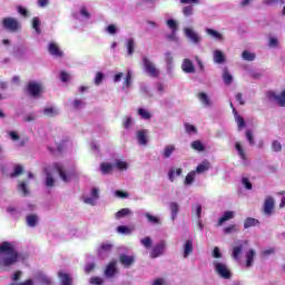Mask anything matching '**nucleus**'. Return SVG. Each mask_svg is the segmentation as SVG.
Returning <instances> with one entry per match:
<instances>
[{
    "instance_id": "1",
    "label": "nucleus",
    "mask_w": 285,
    "mask_h": 285,
    "mask_svg": "<svg viewBox=\"0 0 285 285\" xmlns=\"http://www.w3.org/2000/svg\"><path fill=\"white\" fill-rule=\"evenodd\" d=\"M23 256L17 249V245L12 242L0 243V268H11L18 262H21Z\"/></svg>"
},
{
    "instance_id": "2",
    "label": "nucleus",
    "mask_w": 285,
    "mask_h": 285,
    "mask_svg": "<svg viewBox=\"0 0 285 285\" xmlns=\"http://www.w3.org/2000/svg\"><path fill=\"white\" fill-rule=\"evenodd\" d=\"M50 170L51 169L48 168L46 169V186L48 188H52V186H55V178L52 177ZM52 170H56V173H58L61 181H63L65 184L72 181V177H75V170L66 164L56 163L52 166Z\"/></svg>"
},
{
    "instance_id": "3",
    "label": "nucleus",
    "mask_w": 285,
    "mask_h": 285,
    "mask_svg": "<svg viewBox=\"0 0 285 285\" xmlns=\"http://www.w3.org/2000/svg\"><path fill=\"white\" fill-rule=\"evenodd\" d=\"M1 26L7 32H19L21 30V22H19V19L12 17L3 18Z\"/></svg>"
},
{
    "instance_id": "4",
    "label": "nucleus",
    "mask_w": 285,
    "mask_h": 285,
    "mask_svg": "<svg viewBox=\"0 0 285 285\" xmlns=\"http://www.w3.org/2000/svg\"><path fill=\"white\" fill-rule=\"evenodd\" d=\"M166 248H168V243L166 240L156 243L149 252L151 259H157V257L166 255Z\"/></svg>"
},
{
    "instance_id": "5",
    "label": "nucleus",
    "mask_w": 285,
    "mask_h": 285,
    "mask_svg": "<svg viewBox=\"0 0 285 285\" xmlns=\"http://www.w3.org/2000/svg\"><path fill=\"white\" fill-rule=\"evenodd\" d=\"M214 268L217 275L223 277V279H230V269L224 261H214Z\"/></svg>"
},
{
    "instance_id": "6",
    "label": "nucleus",
    "mask_w": 285,
    "mask_h": 285,
    "mask_svg": "<svg viewBox=\"0 0 285 285\" xmlns=\"http://www.w3.org/2000/svg\"><path fill=\"white\" fill-rule=\"evenodd\" d=\"M142 66L144 71L149 77H159V69H157V66H155V62L150 60L148 57H142Z\"/></svg>"
},
{
    "instance_id": "7",
    "label": "nucleus",
    "mask_w": 285,
    "mask_h": 285,
    "mask_svg": "<svg viewBox=\"0 0 285 285\" xmlns=\"http://www.w3.org/2000/svg\"><path fill=\"white\" fill-rule=\"evenodd\" d=\"M269 101H274L281 108H285V90L281 92L269 91L268 92Z\"/></svg>"
},
{
    "instance_id": "8",
    "label": "nucleus",
    "mask_w": 285,
    "mask_h": 285,
    "mask_svg": "<svg viewBox=\"0 0 285 285\" xmlns=\"http://www.w3.org/2000/svg\"><path fill=\"white\" fill-rule=\"evenodd\" d=\"M244 246H248V240H236L232 248V257L235 262H239V255L244 250Z\"/></svg>"
},
{
    "instance_id": "9",
    "label": "nucleus",
    "mask_w": 285,
    "mask_h": 285,
    "mask_svg": "<svg viewBox=\"0 0 285 285\" xmlns=\"http://www.w3.org/2000/svg\"><path fill=\"white\" fill-rule=\"evenodd\" d=\"M235 150L242 160L243 166H248V154L246 153V147L240 141L235 142Z\"/></svg>"
},
{
    "instance_id": "10",
    "label": "nucleus",
    "mask_w": 285,
    "mask_h": 285,
    "mask_svg": "<svg viewBox=\"0 0 285 285\" xmlns=\"http://www.w3.org/2000/svg\"><path fill=\"white\" fill-rule=\"evenodd\" d=\"M273 210H275V198H273V196H267L264 200L263 213L266 217H271Z\"/></svg>"
},
{
    "instance_id": "11",
    "label": "nucleus",
    "mask_w": 285,
    "mask_h": 285,
    "mask_svg": "<svg viewBox=\"0 0 285 285\" xmlns=\"http://www.w3.org/2000/svg\"><path fill=\"white\" fill-rule=\"evenodd\" d=\"M43 91V85L41 82L31 81L28 83V92L31 97H39Z\"/></svg>"
},
{
    "instance_id": "12",
    "label": "nucleus",
    "mask_w": 285,
    "mask_h": 285,
    "mask_svg": "<svg viewBox=\"0 0 285 285\" xmlns=\"http://www.w3.org/2000/svg\"><path fill=\"white\" fill-rule=\"evenodd\" d=\"M33 279L38 285H52V278L43 272L36 273Z\"/></svg>"
},
{
    "instance_id": "13",
    "label": "nucleus",
    "mask_w": 285,
    "mask_h": 285,
    "mask_svg": "<svg viewBox=\"0 0 285 285\" xmlns=\"http://www.w3.org/2000/svg\"><path fill=\"white\" fill-rule=\"evenodd\" d=\"M165 63H166L167 73L173 75V70H175V57L173 56V52L170 51L165 52Z\"/></svg>"
},
{
    "instance_id": "14",
    "label": "nucleus",
    "mask_w": 285,
    "mask_h": 285,
    "mask_svg": "<svg viewBox=\"0 0 285 285\" xmlns=\"http://www.w3.org/2000/svg\"><path fill=\"white\" fill-rule=\"evenodd\" d=\"M181 70L186 75H193L195 73V62L193 60L185 58L181 62Z\"/></svg>"
},
{
    "instance_id": "15",
    "label": "nucleus",
    "mask_w": 285,
    "mask_h": 285,
    "mask_svg": "<svg viewBox=\"0 0 285 285\" xmlns=\"http://www.w3.org/2000/svg\"><path fill=\"white\" fill-rule=\"evenodd\" d=\"M98 199H99V188H92L91 196L83 197L85 204H88L89 206H95Z\"/></svg>"
},
{
    "instance_id": "16",
    "label": "nucleus",
    "mask_w": 285,
    "mask_h": 285,
    "mask_svg": "<svg viewBox=\"0 0 285 285\" xmlns=\"http://www.w3.org/2000/svg\"><path fill=\"white\" fill-rule=\"evenodd\" d=\"M185 35L187 37V39H189V41H191V43H199V41H202V38L199 37V33L196 32L195 30H193V28H185Z\"/></svg>"
},
{
    "instance_id": "17",
    "label": "nucleus",
    "mask_w": 285,
    "mask_h": 285,
    "mask_svg": "<svg viewBox=\"0 0 285 285\" xmlns=\"http://www.w3.org/2000/svg\"><path fill=\"white\" fill-rule=\"evenodd\" d=\"M195 249L193 240L191 239H187L185 240L184 245H183V256L184 258H188L190 257V255H193V250Z\"/></svg>"
},
{
    "instance_id": "18",
    "label": "nucleus",
    "mask_w": 285,
    "mask_h": 285,
    "mask_svg": "<svg viewBox=\"0 0 285 285\" xmlns=\"http://www.w3.org/2000/svg\"><path fill=\"white\" fill-rule=\"evenodd\" d=\"M48 52L52 57H57V58L63 57V51H61V49L59 48V45H57V42H50L48 45Z\"/></svg>"
},
{
    "instance_id": "19",
    "label": "nucleus",
    "mask_w": 285,
    "mask_h": 285,
    "mask_svg": "<svg viewBox=\"0 0 285 285\" xmlns=\"http://www.w3.org/2000/svg\"><path fill=\"white\" fill-rule=\"evenodd\" d=\"M117 275V261L110 262L105 269V277H115Z\"/></svg>"
},
{
    "instance_id": "20",
    "label": "nucleus",
    "mask_w": 285,
    "mask_h": 285,
    "mask_svg": "<svg viewBox=\"0 0 285 285\" xmlns=\"http://www.w3.org/2000/svg\"><path fill=\"white\" fill-rule=\"evenodd\" d=\"M183 173H184V169L171 167L167 174V177H168L169 181L173 183L177 179V177H181Z\"/></svg>"
},
{
    "instance_id": "21",
    "label": "nucleus",
    "mask_w": 285,
    "mask_h": 285,
    "mask_svg": "<svg viewBox=\"0 0 285 285\" xmlns=\"http://www.w3.org/2000/svg\"><path fill=\"white\" fill-rule=\"evenodd\" d=\"M26 224L29 228H36L37 224H39V215L37 214H29L26 217Z\"/></svg>"
},
{
    "instance_id": "22",
    "label": "nucleus",
    "mask_w": 285,
    "mask_h": 285,
    "mask_svg": "<svg viewBox=\"0 0 285 285\" xmlns=\"http://www.w3.org/2000/svg\"><path fill=\"white\" fill-rule=\"evenodd\" d=\"M205 32L208 35V37H212V39H215L216 41H224V33L215 29L207 28L205 29Z\"/></svg>"
},
{
    "instance_id": "23",
    "label": "nucleus",
    "mask_w": 285,
    "mask_h": 285,
    "mask_svg": "<svg viewBox=\"0 0 285 285\" xmlns=\"http://www.w3.org/2000/svg\"><path fill=\"white\" fill-rule=\"evenodd\" d=\"M137 141L140 146H146L148 144V130L142 129L137 131Z\"/></svg>"
},
{
    "instance_id": "24",
    "label": "nucleus",
    "mask_w": 285,
    "mask_h": 285,
    "mask_svg": "<svg viewBox=\"0 0 285 285\" xmlns=\"http://www.w3.org/2000/svg\"><path fill=\"white\" fill-rule=\"evenodd\" d=\"M235 218V212L227 210L224 213L223 217L218 219L217 226H224L226 222H230V219Z\"/></svg>"
},
{
    "instance_id": "25",
    "label": "nucleus",
    "mask_w": 285,
    "mask_h": 285,
    "mask_svg": "<svg viewBox=\"0 0 285 285\" xmlns=\"http://www.w3.org/2000/svg\"><path fill=\"white\" fill-rule=\"evenodd\" d=\"M246 267L250 268V266H253V264H255V257H257V253L255 252V249H249L246 255Z\"/></svg>"
},
{
    "instance_id": "26",
    "label": "nucleus",
    "mask_w": 285,
    "mask_h": 285,
    "mask_svg": "<svg viewBox=\"0 0 285 285\" xmlns=\"http://www.w3.org/2000/svg\"><path fill=\"white\" fill-rule=\"evenodd\" d=\"M230 108L233 109L235 121L238 124V130H242V128L246 127V122L242 116L237 115V109H235V105H233V102H230Z\"/></svg>"
},
{
    "instance_id": "27",
    "label": "nucleus",
    "mask_w": 285,
    "mask_h": 285,
    "mask_svg": "<svg viewBox=\"0 0 285 285\" xmlns=\"http://www.w3.org/2000/svg\"><path fill=\"white\" fill-rule=\"evenodd\" d=\"M110 250H112V244L110 243H104L99 250H98V254L100 257H108V253H110Z\"/></svg>"
},
{
    "instance_id": "28",
    "label": "nucleus",
    "mask_w": 285,
    "mask_h": 285,
    "mask_svg": "<svg viewBox=\"0 0 285 285\" xmlns=\"http://www.w3.org/2000/svg\"><path fill=\"white\" fill-rule=\"evenodd\" d=\"M115 170V164L102 163L100 164V171L102 175H111Z\"/></svg>"
},
{
    "instance_id": "29",
    "label": "nucleus",
    "mask_w": 285,
    "mask_h": 285,
    "mask_svg": "<svg viewBox=\"0 0 285 285\" xmlns=\"http://www.w3.org/2000/svg\"><path fill=\"white\" fill-rule=\"evenodd\" d=\"M145 217L148 224H153L154 226H161V218H159V216H155L150 213H145Z\"/></svg>"
},
{
    "instance_id": "30",
    "label": "nucleus",
    "mask_w": 285,
    "mask_h": 285,
    "mask_svg": "<svg viewBox=\"0 0 285 285\" xmlns=\"http://www.w3.org/2000/svg\"><path fill=\"white\" fill-rule=\"evenodd\" d=\"M58 276L60 278L61 285H72V278L70 277V274L66 272H59Z\"/></svg>"
},
{
    "instance_id": "31",
    "label": "nucleus",
    "mask_w": 285,
    "mask_h": 285,
    "mask_svg": "<svg viewBox=\"0 0 285 285\" xmlns=\"http://www.w3.org/2000/svg\"><path fill=\"white\" fill-rule=\"evenodd\" d=\"M175 150H177V147L175 145L165 146V148L163 150L164 159H170V157H173V153H175Z\"/></svg>"
},
{
    "instance_id": "32",
    "label": "nucleus",
    "mask_w": 285,
    "mask_h": 285,
    "mask_svg": "<svg viewBox=\"0 0 285 285\" xmlns=\"http://www.w3.org/2000/svg\"><path fill=\"white\" fill-rule=\"evenodd\" d=\"M213 57L214 63H224V61H226V56H224V52L219 49L214 50Z\"/></svg>"
},
{
    "instance_id": "33",
    "label": "nucleus",
    "mask_w": 285,
    "mask_h": 285,
    "mask_svg": "<svg viewBox=\"0 0 285 285\" xmlns=\"http://www.w3.org/2000/svg\"><path fill=\"white\" fill-rule=\"evenodd\" d=\"M169 209L171 213V220L175 222V219H177V215H179V204L176 202L169 203Z\"/></svg>"
},
{
    "instance_id": "34",
    "label": "nucleus",
    "mask_w": 285,
    "mask_h": 285,
    "mask_svg": "<svg viewBox=\"0 0 285 285\" xmlns=\"http://www.w3.org/2000/svg\"><path fill=\"white\" fill-rule=\"evenodd\" d=\"M120 264H122V266H127V267L135 264V256H128L126 254H122L120 256Z\"/></svg>"
},
{
    "instance_id": "35",
    "label": "nucleus",
    "mask_w": 285,
    "mask_h": 285,
    "mask_svg": "<svg viewBox=\"0 0 285 285\" xmlns=\"http://www.w3.org/2000/svg\"><path fill=\"white\" fill-rule=\"evenodd\" d=\"M208 170H210V161H208V160L200 163L196 168V173H198L199 175H202L203 173H206Z\"/></svg>"
},
{
    "instance_id": "36",
    "label": "nucleus",
    "mask_w": 285,
    "mask_h": 285,
    "mask_svg": "<svg viewBox=\"0 0 285 285\" xmlns=\"http://www.w3.org/2000/svg\"><path fill=\"white\" fill-rule=\"evenodd\" d=\"M167 26L169 29H171V35L169 36V39H175V32H177V21L173 20V19H169L167 20Z\"/></svg>"
},
{
    "instance_id": "37",
    "label": "nucleus",
    "mask_w": 285,
    "mask_h": 285,
    "mask_svg": "<svg viewBox=\"0 0 285 285\" xmlns=\"http://www.w3.org/2000/svg\"><path fill=\"white\" fill-rule=\"evenodd\" d=\"M198 99L203 104V106H205L206 108H208V106H213L210 98L208 97V95L204 92L198 94Z\"/></svg>"
},
{
    "instance_id": "38",
    "label": "nucleus",
    "mask_w": 285,
    "mask_h": 285,
    "mask_svg": "<svg viewBox=\"0 0 285 285\" xmlns=\"http://www.w3.org/2000/svg\"><path fill=\"white\" fill-rule=\"evenodd\" d=\"M126 48H127V55H129V57H132L135 52V39L132 38L127 39Z\"/></svg>"
},
{
    "instance_id": "39",
    "label": "nucleus",
    "mask_w": 285,
    "mask_h": 285,
    "mask_svg": "<svg viewBox=\"0 0 285 285\" xmlns=\"http://www.w3.org/2000/svg\"><path fill=\"white\" fill-rule=\"evenodd\" d=\"M31 26H32L36 35H41V29L39 28L41 26V19H39V17L32 18Z\"/></svg>"
},
{
    "instance_id": "40",
    "label": "nucleus",
    "mask_w": 285,
    "mask_h": 285,
    "mask_svg": "<svg viewBox=\"0 0 285 285\" xmlns=\"http://www.w3.org/2000/svg\"><path fill=\"white\" fill-rule=\"evenodd\" d=\"M255 226H259V222L253 217H248L244 222V228H253Z\"/></svg>"
},
{
    "instance_id": "41",
    "label": "nucleus",
    "mask_w": 285,
    "mask_h": 285,
    "mask_svg": "<svg viewBox=\"0 0 285 285\" xmlns=\"http://www.w3.org/2000/svg\"><path fill=\"white\" fill-rule=\"evenodd\" d=\"M114 168H117L118 170H128V164L126 163V160L116 159Z\"/></svg>"
},
{
    "instance_id": "42",
    "label": "nucleus",
    "mask_w": 285,
    "mask_h": 285,
    "mask_svg": "<svg viewBox=\"0 0 285 285\" xmlns=\"http://www.w3.org/2000/svg\"><path fill=\"white\" fill-rule=\"evenodd\" d=\"M43 115H46V117H57V115H59V110L55 107H46L43 109Z\"/></svg>"
},
{
    "instance_id": "43",
    "label": "nucleus",
    "mask_w": 285,
    "mask_h": 285,
    "mask_svg": "<svg viewBox=\"0 0 285 285\" xmlns=\"http://www.w3.org/2000/svg\"><path fill=\"white\" fill-rule=\"evenodd\" d=\"M140 244L144 246V248L149 250V248H153V238L150 236H146L140 239Z\"/></svg>"
},
{
    "instance_id": "44",
    "label": "nucleus",
    "mask_w": 285,
    "mask_h": 285,
    "mask_svg": "<svg viewBox=\"0 0 285 285\" xmlns=\"http://www.w3.org/2000/svg\"><path fill=\"white\" fill-rule=\"evenodd\" d=\"M71 106L75 110H81L82 108H86V101H83L82 99H75L71 102Z\"/></svg>"
},
{
    "instance_id": "45",
    "label": "nucleus",
    "mask_w": 285,
    "mask_h": 285,
    "mask_svg": "<svg viewBox=\"0 0 285 285\" xmlns=\"http://www.w3.org/2000/svg\"><path fill=\"white\" fill-rule=\"evenodd\" d=\"M223 81L226 86H230L233 83V75H230L228 69H225L223 72Z\"/></svg>"
},
{
    "instance_id": "46",
    "label": "nucleus",
    "mask_w": 285,
    "mask_h": 285,
    "mask_svg": "<svg viewBox=\"0 0 285 285\" xmlns=\"http://www.w3.org/2000/svg\"><path fill=\"white\" fill-rule=\"evenodd\" d=\"M195 176H196L195 171H189L185 177V186H193L195 181Z\"/></svg>"
},
{
    "instance_id": "47",
    "label": "nucleus",
    "mask_w": 285,
    "mask_h": 285,
    "mask_svg": "<svg viewBox=\"0 0 285 285\" xmlns=\"http://www.w3.org/2000/svg\"><path fill=\"white\" fill-rule=\"evenodd\" d=\"M255 53L248 50H245L242 53V59H244V61H255Z\"/></svg>"
},
{
    "instance_id": "48",
    "label": "nucleus",
    "mask_w": 285,
    "mask_h": 285,
    "mask_svg": "<svg viewBox=\"0 0 285 285\" xmlns=\"http://www.w3.org/2000/svg\"><path fill=\"white\" fill-rule=\"evenodd\" d=\"M138 115L139 117H141V119H145V120L151 119L153 117L150 111H148V109H145V108L138 109Z\"/></svg>"
},
{
    "instance_id": "49",
    "label": "nucleus",
    "mask_w": 285,
    "mask_h": 285,
    "mask_svg": "<svg viewBox=\"0 0 285 285\" xmlns=\"http://www.w3.org/2000/svg\"><path fill=\"white\" fill-rule=\"evenodd\" d=\"M18 189L21 194L26 196L30 195V190L28 189V183L22 181L18 185Z\"/></svg>"
},
{
    "instance_id": "50",
    "label": "nucleus",
    "mask_w": 285,
    "mask_h": 285,
    "mask_svg": "<svg viewBox=\"0 0 285 285\" xmlns=\"http://www.w3.org/2000/svg\"><path fill=\"white\" fill-rule=\"evenodd\" d=\"M191 148H193V150H197L198 153H204V150H205L204 144H202V141H199V140L193 141Z\"/></svg>"
},
{
    "instance_id": "51",
    "label": "nucleus",
    "mask_w": 285,
    "mask_h": 285,
    "mask_svg": "<svg viewBox=\"0 0 285 285\" xmlns=\"http://www.w3.org/2000/svg\"><path fill=\"white\" fill-rule=\"evenodd\" d=\"M105 32H107L108 35H117V32H119V28L117 27V24H109L108 27H106Z\"/></svg>"
},
{
    "instance_id": "52",
    "label": "nucleus",
    "mask_w": 285,
    "mask_h": 285,
    "mask_svg": "<svg viewBox=\"0 0 285 285\" xmlns=\"http://www.w3.org/2000/svg\"><path fill=\"white\" fill-rule=\"evenodd\" d=\"M130 215V209L129 208H122L119 212L116 213V219H121V217H126Z\"/></svg>"
},
{
    "instance_id": "53",
    "label": "nucleus",
    "mask_w": 285,
    "mask_h": 285,
    "mask_svg": "<svg viewBox=\"0 0 285 285\" xmlns=\"http://www.w3.org/2000/svg\"><path fill=\"white\" fill-rule=\"evenodd\" d=\"M117 233H119L120 235H130V233H132V229L126 226H118Z\"/></svg>"
},
{
    "instance_id": "54",
    "label": "nucleus",
    "mask_w": 285,
    "mask_h": 285,
    "mask_svg": "<svg viewBox=\"0 0 285 285\" xmlns=\"http://www.w3.org/2000/svg\"><path fill=\"white\" fill-rule=\"evenodd\" d=\"M132 117H125L124 119V128H126V130H130V128H132Z\"/></svg>"
},
{
    "instance_id": "55",
    "label": "nucleus",
    "mask_w": 285,
    "mask_h": 285,
    "mask_svg": "<svg viewBox=\"0 0 285 285\" xmlns=\"http://www.w3.org/2000/svg\"><path fill=\"white\" fill-rule=\"evenodd\" d=\"M245 136L249 146H255V138L253 137V131L250 129L246 131Z\"/></svg>"
},
{
    "instance_id": "56",
    "label": "nucleus",
    "mask_w": 285,
    "mask_h": 285,
    "mask_svg": "<svg viewBox=\"0 0 285 285\" xmlns=\"http://www.w3.org/2000/svg\"><path fill=\"white\" fill-rule=\"evenodd\" d=\"M275 247H271V248H266V249H263L262 252H261V255L263 256V257H268V256H271V255H275Z\"/></svg>"
},
{
    "instance_id": "57",
    "label": "nucleus",
    "mask_w": 285,
    "mask_h": 285,
    "mask_svg": "<svg viewBox=\"0 0 285 285\" xmlns=\"http://www.w3.org/2000/svg\"><path fill=\"white\" fill-rule=\"evenodd\" d=\"M272 150L274 153H281V150H282V142H279V140H274L272 142Z\"/></svg>"
},
{
    "instance_id": "58",
    "label": "nucleus",
    "mask_w": 285,
    "mask_h": 285,
    "mask_svg": "<svg viewBox=\"0 0 285 285\" xmlns=\"http://www.w3.org/2000/svg\"><path fill=\"white\" fill-rule=\"evenodd\" d=\"M79 14H80V17H82L83 19H90V12L88 11V8H86V7H81V8H80Z\"/></svg>"
},
{
    "instance_id": "59",
    "label": "nucleus",
    "mask_w": 285,
    "mask_h": 285,
    "mask_svg": "<svg viewBox=\"0 0 285 285\" xmlns=\"http://www.w3.org/2000/svg\"><path fill=\"white\" fill-rule=\"evenodd\" d=\"M21 173H23V166L17 165L14 167L13 173L11 174V177H19V175H21Z\"/></svg>"
},
{
    "instance_id": "60",
    "label": "nucleus",
    "mask_w": 285,
    "mask_h": 285,
    "mask_svg": "<svg viewBox=\"0 0 285 285\" xmlns=\"http://www.w3.org/2000/svg\"><path fill=\"white\" fill-rule=\"evenodd\" d=\"M193 213H195L197 219H202V205L193 206Z\"/></svg>"
},
{
    "instance_id": "61",
    "label": "nucleus",
    "mask_w": 285,
    "mask_h": 285,
    "mask_svg": "<svg viewBox=\"0 0 285 285\" xmlns=\"http://www.w3.org/2000/svg\"><path fill=\"white\" fill-rule=\"evenodd\" d=\"M268 46L269 48H277V46H279V40H277L275 37H271L268 40Z\"/></svg>"
},
{
    "instance_id": "62",
    "label": "nucleus",
    "mask_w": 285,
    "mask_h": 285,
    "mask_svg": "<svg viewBox=\"0 0 285 285\" xmlns=\"http://www.w3.org/2000/svg\"><path fill=\"white\" fill-rule=\"evenodd\" d=\"M193 12H194L193 6H187V7H184L183 9V14H185V17H191Z\"/></svg>"
},
{
    "instance_id": "63",
    "label": "nucleus",
    "mask_w": 285,
    "mask_h": 285,
    "mask_svg": "<svg viewBox=\"0 0 285 285\" xmlns=\"http://www.w3.org/2000/svg\"><path fill=\"white\" fill-rule=\"evenodd\" d=\"M104 81V73L97 72L95 77V83L96 86H100V83Z\"/></svg>"
},
{
    "instance_id": "64",
    "label": "nucleus",
    "mask_w": 285,
    "mask_h": 285,
    "mask_svg": "<svg viewBox=\"0 0 285 285\" xmlns=\"http://www.w3.org/2000/svg\"><path fill=\"white\" fill-rule=\"evenodd\" d=\"M90 284H95V285H102L104 284V278L101 277H91L90 278Z\"/></svg>"
}]
</instances>
